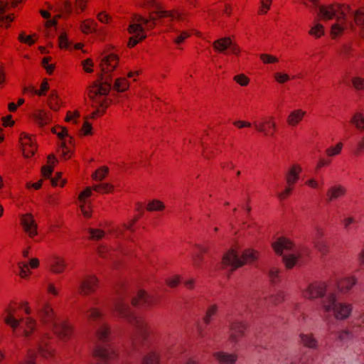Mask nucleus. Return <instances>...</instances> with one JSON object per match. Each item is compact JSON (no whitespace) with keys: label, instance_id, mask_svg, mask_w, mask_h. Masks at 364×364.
<instances>
[{"label":"nucleus","instance_id":"f257e3e1","mask_svg":"<svg viewBox=\"0 0 364 364\" xmlns=\"http://www.w3.org/2000/svg\"><path fill=\"white\" fill-rule=\"evenodd\" d=\"M119 58L117 54L111 53L102 58L100 73L97 79L87 87V97L98 107L95 115L102 114L106 107H109L112 100L107 97L112 89V72L117 68Z\"/></svg>","mask_w":364,"mask_h":364},{"label":"nucleus","instance_id":"f03ea898","mask_svg":"<svg viewBox=\"0 0 364 364\" xmlns=\"http://www.w3.org/2000/svg\"><path fill=\"white\" fill-rule=\"evenodd\" d=\"M147 23V18L139 14H134L132 16L130 23L127 28V32L132 35L129 38L127 42L129 48L135 47L146 38Z\"/></svg>","mask_w":364,"mask_h":364},{"label":"nucleus","instance_id":"7ed1b4c3","mask_svg":"<svg viewBox=\"0 0 364 364\" xmlns=\"http://www.w3.org/2000/svg\"><path fill=\"white\" fill-rule=\"evenodd\" d=\"M342 6L338 4L323 5L319 7V17L323 21L336 18L338 22L344 21L345 14Z\"/></svg>","mask_w":364,"mask_h":364},{"label":"nucleus","instance_id":"20e7f679","mask_svg":"<svg viewBox=\"0 0 364 364\" xmlns=\"http://www.w3.org/2000/svg\"><path fill=\"white\" fill-rule=\"evenodd\" d=\"M22 309V304L16 302H11L5 310L6 316L4 318V323L10 326L14 331L16 330L21 322L22 318H16L18 311Z\"/></svg>","mask_w":364,"mask_h":364},{"label":"nucleus","instance_id":"39448f33","mask_svg":"<svg viewBox=\"0 0 364 364\" xmlns=\"http://www.w3.org/2000/svg\"><path fill=\"white\" fill-rule=\"evenodd\" d=\"M127 321L139 332L144 340L152 333L149 324L143 317L136 316L132 313V315L128 317Z\"/></svg>","mask_w":364,"mask_h":364},{"label":"nucleus","instance_id":"423d86ee","mask_svg":"<svg viewBox=\"0 0 364 364\" xmlns=\"http://www.w3.org/2000/svg\"><path fill=\"white\" fill-rule=\"evenodd\" d=\"M327 291V284L323 282H314L304 291V296L309 299L323 297Z\"/></svg>","mask_w":364,"mask_h":364},{"label":"nucleus","instance_id":"0eeeda50","mask_svg":"<svg viewBox=\"0 0 364 364\" xmlns=\"http://www.w3.org/2000/svg\"><path fill=\"white\" fill-rule=\"evenodd\" d=\"M99 287V280L95 275L85 277L79 287V294L87 296L96 291Z\"/></svg>","mask_w":364,"mask_h":364},{"label":"nucleus","instance_id":"6e6552de","mask_svg":"<svg viewBox=\"0 0 364 364\" xmlns=\"http://www.w3.org/2000/svg\"><path fill=\"white\" fill-rule=\"evenodd\" d=\"M20 143L21 145L23 155L25 158H31L34 156L38 149L35 140L27 134H21Z\"/></svg>","mask_w":364,"mask_h":364},{"label":"nucleus","instance_id":"1a4fd4ad","mask_svg":"<svg viewBox=\"0 0 364 364\" xmlns=\"http://www.w3.org/2000/svg\"><path fill=\"white\" fill-rule=\"evenodd\" d=\"M221 264L223 268L230 267L231 272L239 267H242V264L240 263V258L238 257L237 252L232 249L229 250L223 255Z\"/></svg>","mask_w":364,"mask_h":364},{"label":"nucleus","instance_id":"9d476101","mask_svg":"<svg viewBox=\"0 0 364 364\" xmlns=\"http://www.w3.org/2000/svg\"><path fill=\"white\" fill-rule=\"evenodd\" d=\"M74 328L67 320L55 323L53 326L54 333L61 340L68 341L73 334Z\"/></svg>","mask_w":364,"mask_h":364},{"label":"nucleus","instance_id":"9b49d317","mask_svg":"<svg viewBox=\"0 0 364 364\" xmlns=\"http://www.w3.org/2000/svg\"><path fill=\"white\" fill-rule=\"evenodd\" d=\"M21 225L23 231L31 238L38 235V225L31 213H26L21 216Z\"/></svg>","mask_w":364,"mask_h":364},{"label":"nucleus","instance_id":"f8f14e48","mask_svg":"<svg viewBox=\"0 0 364 364\" xmlns=\"http://www.w3.org/2000/svg\"><path fill=\"white\" fill-rule=\"evenodd\" d=\"M94 104L95 103L93 102V101H91V107L92 108H94L95 110L92 113H90V114L85 116L84 117L85 121H84L82 126L80 129V132L82 133V135H83V136H92L93 134L92 124L90 123L87 120L88 119H96L97 118L102 117L106 113L107 109L108 108V107H106L105 109L104 112L102 114H100L99 116L95 115V112L98 109V107L94 105Z\"/></svg>","mask_w":364,"mask_h":364},{"label":"nucleus","instance_id":"ddd939ff","mask_svg":"<svg viewBox=\"0 0 364 364\" xmlns=\"http://www.w3.org/2000/svg\"><path fill=\"white\" fill-rule=\"evenodd\" d=\"M159 302V300L153 296L147 295L144 290H139L136 296L131 301L134 306H152Z\"/></svg>","mask_w":364,"mask_h":364},{"label":"nucleus","instance_id":"4468645a","mask_svg":"<svg viewBox=\"0 0 364 364\" xmlns=\"http://www.w3.org/2000/svg\"><path fill=\"white\" fill-rule=\"evenodd\" d=\"M294 247V243L286 237H279L276 241L272 243V247L275 254L282 256L284 251L291 250Z\"/></svg>","mask_w":364,"mask_h":364},{"label":"nucleus","instance_id":"2eb2a0df","mask_svg":"<svg viewBox=\"0 0 364 364\" xmlns=\"http://www.w3.org/2000/svg\"><path fill=\"white\" fill-rule=\"evenodd\" d=\"M93 357L100 358L105 363L118 358L117 353L112 348L96 346L93 351Z\"/></svg>","mask_w":364,"mask_h":364},{"label":"nucleus","instance_id":"dca6fc26","mask_svg":"<svg viewBox=\"0 0 364 364\" xmlns=\"http://www.w3.org/2000/svg\"><path fill=\"white\" fill-rule=\"evenodd\" d=\"M38 316L43 323H53L55 318V314L53 307L48 303H44L38 310Z\"/></svg>","mask_w":364,"mask_h":364},{"label":"nucleus","instance_id":"f3484780","mask_svg":"<svg viewBox=\"0 0 364 364\" xmlns=\"http://www.w3.org/2000/svg\"><path fill=\"white\" fill-rule=\"evenodd\" d=\"M246 327L240 322L232 323L230 326V340L237 343L239 339L245 336Z\"/></svg>","mask_w":364,"mask_h":364},{"label":"nucleus","instance_id":"a211bd4d","mask_svg":"<svg viewBox=\"0 0 364 364\" xmlns=\"http://www.w3.org/2000/svg\"><path fill=\"white\" fill-rule=\"evenodd\" d=\"M33 119L36 124L40 127H43L51 123L52 119L48 112L43 109L36 110L33 113Z\"/></svg>","mask_w":364,"mask_h":364},{"label":"nucleus","instance_id":"6ab92c4d","mask_svg":"<svg viewBox=\"0 0 364 364\" xmlns=\"http://www.w3.org/2000/svg\"><path fill=\"white\" fill-rule=\"evenodd\" d=\"M156 15H157L158 18H169L171 21L175 20L183 21L185 19V15L176 9L156 11Z\"/></svg>","mask_w":364,"mask_h":364},{"label":"nucleus","instance_id":"aec40b11","mask_svg":"<svg viewBox=\"0 0 364 364\" xmlns=\"http://www.w3.org/2000/svg\"><path fill=\"white\" fill-rule=\"evenodd\" d=\"M256 130L262 132L267 136H272L275 133V122L273 120H269L258 124H255Z\"/></svg>","mask_w":364,"mask_h":364},{"label":"nucleus","instance_id":"412c9836","mask_svg":"<svg viewBox=\"0 0 364 364\" xmlns=\"http://www.w3.org/2000/svg\"><path fill=\"white\" fill-rule=\"evenodd\" d=\"M213 357L220 364H235L237 360V355L235 353H228L225 352H216Z\"/></svg>","mask_w":364,"mask_h":364},{"label":"nucleus","instance_id":"4be33fe9","mask_svg":"<svg viewBox=\"0 0 364 364\" xmlns=\"http://www.w3.org/2000/svg\"><path fill=\"white\" fill-rule=\"evenodd\" d=\"M352 307L350 304H338L333 311V314L337 319L343 320L349 316Z\"/></svg>","mask_w":364,"mask_h":364},{"label":"nucleus","instance_id":"5701e85b","mask_svg":"<svg viewBox=\"0 0 364 364\" xmlns=\"http://www.w3.org/2000/svg\"><path fill=\"white\" fill-rule=\"evenodd\" d=\"M259 252L252 249H247L243 251L240 256V263L244 266L246 264L252 263L259 258Z\"/></svg>","mask_w":364,"mask_h":364},{"label":"nucleus","instance_id":"b1692460","mask_svg":"<svg viewBox=\"0 0 364 364\" xmlns=\"http://www.w3.org/2000/svg\"><path fill=\"white\" fill-rule=\"evenodd\" d=\"M231 40L230 37L218 39L213 43V48L215 51L223 53L231 46Z\"/></svg>","mask_w":364,"mask_h":364},{"label":"nucleus","instance_id":"393cba45","mask_svg":"<svg viewBox=\"0 0 364 364\" xmlns=\"http://www.w3.org/2000/svg\"><path fill=\"white\" fill-rule=\"evenodd\" d=\"M301 172V168L299 165H293L287 175V183L289 186H294L299 179V175Z\"/></svg>","mask_w":364,"mask_h":364},{"label":"nucleus","instance_id":"a878e982","mask_svg":"<svg viewBox=\"0 0 364 364\" xmlns=\"http://www.w3.org/2000/svg\"><path fill=\"white\" fill-rule=\"evenodd\" d=\"M355 282L356 279L354 277H344L338 281L337 286L339 291L345 292L350 290Z\"/></svg>","mask_w":364,"mask_h":364},{"label":"nucleus","instance_id":"bb28decb","mask_svg":"<svg viewBox=\"0 0 364 364\" xmlns=\"http://www.w3.org/2000/svg\"><path fill=\"white\" fill-rule=\"evenodd\" d=\"M114 311L117 313L119 316L124 318L126 320H127L128 317L132 314L128 305L125 304L122 301H117L114 304Z\"/></svg>","mask_w":364,"mask_h":364},{"label":"nucleus","instance_id":"cd10ccee","mask_svg":"<svg viewBox=\"0 0 364 364\" xmlns=\"http://www.w3.org/2000/svg\"><path fill=\"white\" fill-rule=\"evenodd\" d=\"M66 267V263L63 258L56 257L53 259L50 266V270L55 274L63 272Z\"/></svg>","mask_w":364,"mask_h":364},{"label":"nucleus","instance_id":"c85d7f7f","mask_svg":"<svg viewBox=\"0 0 364 364\" xmlns=\"http://www.w3.org/2000/svg\"><path fill=\"white\" fill-rule=\"evenodd\" d=\"M48 105L49 107L55 112L58 111L60 108L61 101L56 90H54L51 91L48 99Z\"/></svg>","mask_w":364,"mask_h":364},{"label":"nucleus","instance_id":"c756f323","mask_svg":"<svg viewBox=\"0 0 364 364\" xmlns=\"http://www.w3.org/2000/svg\"><path fill=\"white\" fill-rule=\"evenodd\" d=\"M306 112L301 109H296L291 112L287 118V123L290 126H296L302 120Z\"/></svg>","mask_w":364,"mask_h":364},{"label":"nucleus","instance_id":"7c9ffc66","mask_svg":"<svg viewBox=\"0 0 364 364\" xmlns=\"http://www.w3.org/2000/svg\"><path fill=\"white\" fill-rule=\"evenodd\" d=\"M129 88V82L126 77H118L115 80L112 89L117 92H124Z\"/></svg>","mask_w":364,"mask_h":364},{"label":"nucleus","instance_id":"2f4dec72","mask_svg":"<svg viewBox=\"0 0 364 364\" xmlns=\"http://www.w3.org/2000/svg\"><path fill=\"white\" fill-rule=\"evenodd\" d=\"M336 296L335 294H330L323 301V308L326 312H330L334 311L336 307Z\"/></svg>","mask_w":364,"mask_h":364},{"label":"nucleus","instance_id":"473e14b6","mask_svg":"<svg viewBox=\"0 0 364 364\" xmlns=\"http://www.w3.org/2000/svg\"><path fill=\"white\" fill-rule=\"evenodd\" d=\"M300 338L302 344L309 348H316L317 341L314 337L313 334H300Z\"/></svg>","mask_w":364,"mask_h":364},{"label":"nucleus","instance_id":"72a5a7b5","mask_svg":"<svg viewBox=\"0 0 364 364\" xmlns=\"http://www.w3.org/2000/svg\"><path fill=\"white\" fill-rule=\"evenodd\" d=\"M94 191L100 194L110 193L114 191V187L109 183H102L92 186Z\"/></svg>","mask_w":364,"mask_h":364},{"label":"nucleus","instance_id":"f704fd0d","mask_svg":"<svg viewBox=\"0 0 364 364\" xmlns=\"http://www.w3.org/2000/svg\"><path fill=\"white\" fill-rule=\"evenodd\" d=\"M346 193V189L341 186L331 188L327 192L329 200L336 199Z\"/></svg>","mask_w":364,"mask_h":364},{"label":"nucleus","instance_id":"c9c22d12","mask_svg":"<svg viewBox=\"0 0 364 364\" xmlns=\"http://www.w3.org/2000/svg\"><path fill=\"white\" fill-rule=\"evenodd\" d=\"M97 23L94 20L86 19L80 25V30L83 33H91L96 30Z\"/></svg>","mask_w":364,"mask_h":364},{"label":"nucleus","instance_id":"e433bc0d","mask_svg":"<svg viewBox=\"0 0 364 364\" xmlns=\"http://www.w3.org/2000/svg\"><path fill=\"white\" fill-rule=\"evenodd\" d=\"M146 209L149 212L163 211L165 209V205L161 200L154 199L147 203Z\"/></svg>","mask_w":364,"mask_h":364},{"label":"nucleus","instance_id":"4c0bfd02","mask_svg":"<svg viewBox=\"0 0 364 364\" xmlns=\"http://www.w3.org/2000/svg\"><path fill=\"white\" fill-rule=\"evenodd\" d=\"M38 37L36 33L32 35L26 36L24 32L18 34V41L20 43H25L29 46H33L37 41Z\"/></svg>","mask_w":364,"mask_h":364},{"label":"nucleus","instance_id":"58836bf2","mask_svg":"<svg viewBox=\"0 0 364 364\" xmlns=\"http://www.w3.org/2000/svg\"><path fill=\"white\" fill-rule=\"evenodd\" d=\"M109 334L110 328L106 324H103L102 326H101L100 328L96 332L97 339L102 342L107 341Z\"/></svg>","mask_w":364,"mask_h":364},{"label":"nucleus","instance_id":"ea45409f","mask_svg":"<svg viewBox=\"0 0 364 364\" xmlns=\"http://www.w3.org/2000/svg\"><path fill=\"white\" fill-rule=\"evenodd\" d=\"M159 355L154 352H150L145 355L142 359L141 364H159Z\"/></svg>","mask_w":364,"mask_h":364},{"label":"nucleus","instance_id":"a19ab883","mask_svg":"<svg viewBox=\"0 0 364 364\" xmlns=\"http://www.w3.org/2000/svg\"><path fill=\"white\" fill-rule=\"evenodd\" d=\"M354 22L355 23L364 28V6L358 8L354 12Z\"/></svg>","mask_w":364,"mask_h":364},{"label":"nucleus","instance_id":"79ce46f5","mask_svg":"<svg viewBox=\"0 0 364 364\" xmlns=\"http://www.w3.org/2000/svg\"><path fill=\"white\" fill-rule=\"evenodd\" d=\"M36 326V321L31 317H28L26 319L25 328L23 331V334L25 336L28 337L33 333Z\"/></svg>","mask_w":364,"mask_h":364},{"label":"nucleus","instance_id":"37998d69","mask_svg":"<svg viewBox=\"0 0 364 364\" xmlns=\"http://www.w3.org/2000/svg\"><path fill=\"white\" fill-rule=\"evenodd\" d=\"M344 22L345 20L342 22H338L332 25L331 29V37L332 39H335L338 36L342 35L344 31V27L343 26Z\"/></svg>","mask_w":364,"mask_h":364},{"label":"nucleus","instance_id":"c03bdc74","mask_svg":"<svg viewBox=\"0 0 364 364\" xmlns=\"http://www.w3.org/2000/svg\"><path fill=\"white\" fill-rule=\"evenodd\" d=\"M299 257H296L294 255H288L282 257V261L287 269H292L296 264Z\"/></svg>","mask_w":364,"mask_h":364},{"label":"nucleus","instance_id":"a18cd8bd","mask_svg":"<svg viewBox=\"0 0 364 364\" xmlns=\"http://www.w3.org/2000/svg\"><path fill=\"white\" fill-rule=\"evenodd\" d=\"M109 168L107 166H102L97 168L92 175V178L95 181H102L107 176Z\"/></svg>","mask_w":364,"mask_h":364},{"label":"nucleus","instance_id":"49530a36","mask_svg":"<svg viewBox=\"0 0 364 364\" xmlns=\"http://www.w3.org/2000/svg\"><path fill=\"white\" fill-rule=\"evenodd\" d=\"M219 152V149L216 146H210L203 150V154L205 159H213Z\"/></svg>","mask_w":364,"mask_h":364},{"label":"nucleus","instance_id":"de8ad7c7","mask_svg":"<svg viewBox=\"0 0 364 364\" xmlns=\"http://www.w3.org/2000/svg\"><path fill=\"white\" fill-rule=\"evenodd\" d=\"M324 32L323 26L321 23H317L314 26L311 27L309 31V34L314 36L316 38H318L324 35Z\"/></svg>","mask_w":364,"mask_h":364},{"label":"nucleus","instance_id":"09e8293b","mask_svg":"<svg viewBox=\"0 0 364 364\" xmlns=\"http://www.w3.org/2000/svg\"><path fill=\"white\" fill-rule=\"evenodd\" d=\"M350 122L354 124L357 129H364V117L360 113H355L350 120Z\"/></svg>","mask_w":364,"mask_h":364},{"label":"nucleus","instance_id":"8fccbe9b","mask_svg":"<svg viewBox=\"0 0 364 364\" xmlns=\"http://www.w3.org/2000/svg\"><path fill=\"white\" fill-rule=\"evenodd\" d=\"M51 132L55 134L60 140L64 139L65 136H68V129L65 127L55 126L52 127Z\"/></svg>","mask_w":364,"mask_h":364},{"label":"nucleus","instance_id":"3c124183","mask_svg":"<svg viewBox=\"0 0 364 364\" xmlns=\"http://www.w3.org/2000/svg\"><path fill=\"white\" fill-rule=\"evenodd\" d=\"M52 60V58L50 56L44 57L42 60L41 65L46 69L47 73L48 75H52L55 66L54 64H49V62Z\"/></svg>","mask_w":364,"mask_h":364},{"label":"nucleus","instance_id":"603ef678","mask_svg":"<svg viewBox=\"0 0 364 364\" xmlns=\"http://www.w3.org/2000/svg\"><path fill=\"white\" fill-rule=\"evenodd\" d=\"M272 3V0H261L260 1V6L257 11L258 15L266 14L270 9Z\"/></svg>","mask_w":364,"mask_h":364},{"label":"nucleus","instance_id":"864d4df0","mask_svg":"<svg viewBox=\"0 0 364 364\" xmlns=\"http://www.w3.org/2000/svg\"><path fill=\"white\" fill-rule=\"evenodd\" d=\"M218 311V306L216 304H213L210 306L206 311V314L203 318V321L205 324H209L210 323L212 316L215 315Z\"/></svg>","mask_w":364,"mask_h":364},{"label":"nucleus","instance_id":"5fc2aeb1","mask_svg":"<svg viewBox=\"0 0 364 364\" xmlns=\"http://www.w3.org/2000/svg\"><path fill=\"white\" fill-rule=\"evenodd\" d=\"M233 80L242 87L247 86L250 81V78L246 75L242 73L235 75Z\"/></svg>","mask_w":364,"mask_h":364},{"label":"nucleus","instance_id":"6e6d98bb","mask_svg":"<svg viewBox=\"0 0 364 364\" xmlns=\"http://www.w3.org/2000/svg\"><path fill=\"white\" fill-rule=\"evenodd\" d=\"M196 247L200 250V254L197 255L193 258V262H194L195 265L200 266V264L202 263L203 259V254L208 252V247H201L200 245H197Z\"/></svg>","mask_w":364,"mask_h":364},{"label":"nucleus","instance_id":"4d7b16f0","mask_svg":"<svg viewBox=\"0 0 364 364\" xmlns=\"http://www.w3.org/2000/svg\"><path fill=\"white\" fill-rule=\"evenodd\" d=\"M58 46L60 49H68L70 46V43L68 38L67 33L63 32L58 37Z\"/></svg>","mask_w":364,"mask_h":364},{"label":"nucleus","instance_id":"13d9d810","mask_svg":"<svg viewBox=\"0 0 364 364\" xmlns=\"http://www.w3.org/2000/svg\"><path fill=\"white\" fill-rule=\"evenodd\" d=\"M147 18V31L152 30L155 28L156 23V21L161 18H158L157 15H156V11H153L149 14V18Z\"/></svg>","mask_w":364,"mask_h":364},{"label":"nucleus","instance_id":"bf43d9fd","mask_svg":"<svg viewBox=\"0 0 364 364\" xmlns=\"http://www.w3.org/2000/svg\"><path fill=\"white\" fill-rule=\"evenodd\" d=\"M140 218L141 215L134 216V218L129 220L127 223L123 224V228L125 230L130 231L131 232H134L135 229L134 228V226L135 225V224L137 223Z\"/></svg>","mask_w":364,"mask_h":364},{"label":"nucleus","instance_id":"052dcab7","mask_svg":"<svg viewBox=\"0 0 364 364\" xmlns=\"http://www.w3.org/2000/svg\"><path fill=\"white\" fill-rule=\"evenodd\" d=\"M49 90V84L46 78L43 79L41 84V88L35 90V94L38 96H45Z\"/></svg>","mask_w":364,"mask_h":364},{"label":"nucleus","instance_id":"680f3d73","mask_svg":"<svg viewBox=\"0 0 364 364\" xmlns=\"http://www.w3.org/2000/svg\"><path fill=\"white\" fill-rule=\"evenodd\" d=\"M191 36V33L188 31H183L180 34L173 40V43L176 45L182 44L186 39Z\"/></svg>","mask_w":364,"mask_h":364},{"label":"nucleus","instance_id":"e2e57ef3","mask_svg":"<svg viewBox=\"0 0 364 364\" xmlns=\"http://www.w3.org/2000/svg\"><path fill=\"white\" fill-rule=\"evenodd\" d=\"M83 70L87 73L93 72L94 63L91 58H87L81 62Z\"/></svg>","mask_w":364,"mask_h":364},{"label":"nucleus","instance_id":"0e129e2a","mask_svg":"<svg viewBox=\"0 0 364 364\" xmlns=\"http://www.w3.org/2000/svg\"><path fill=\"white\" fill-rule=\"evenodd\" d=\"M274 79L278 83L284 84L288 82L290 80V77L289 75L287 73L277 72L274 74Z\"/></svg>","mask_w":364,"mask_h":364},{"label":"nucleus","instance_id":"69168bd1","mask_svg":"<svg viewBox=\"0 0 364 364\" xmlns=\"http://www.w3.org/2000/svg\"><path fill=\"white\" fill-rule=\"evenodd\" d=\"M259 58L264 64L276 63L279 61L275 56L267 53L261 54Z\"/></svg>","mask_w":364,"mask_h":364},{"label":"nucleus","instance_id":"338daca9","mask_svg":"<svg viewBox=\"0 0 364 364\" xmlns=\"http://www.w3.org/2000/svg\"><path fill=\"white\" fill-rule=\"evenodd\" d=\"M343 148V144L341 142L338 143L335 146L330 147L326 149V154L328 156H333L340 154Z\"/></svg>","mask_w":364,"mask_h":364},{"label":"nucleus","instance_id":"774afa93","mask_svg":"<svg viewBox=\"0 0 364 364\" xmlns=\"http://www.w3.org/2000/svg\"><path fill=\"white\" fill-rule=\"evenodd\" d=\"M92 187H86L78 196V200L80 203L86 202L85 199L92 195Z\"/></svg>","mask_w":364,"mask_h":364}]
</instances>
